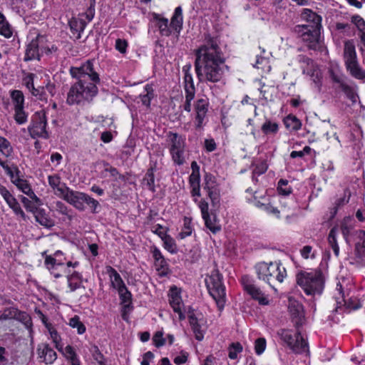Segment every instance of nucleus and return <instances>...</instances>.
<instances>
[{"label": "nucleus", "mask_w": 365, "mask_h": 365, "mask_svg": "<svg viewBox=\"0 0 365 365\" xmlns=\"http://www.w3.org/2000/svg\"><path fill=\"white\" fill-rule=\"evenodd\" d=\"M195 69L200 82L220 81L227 66L217 37L205 36V43L195 51Z\"/></svg>", "instance_id": "1"}, {"label": "nucleus", "mask_w": 365, "mask_h": 365, "mask_svg": "<svg viewBox=\"0 0 365 365\" xmlns=\"http://www.w3.org/2000/svg\"><path fill=\"white\" fill-rule=\"evenodd\" d=\"M69 71L76 82L68 92L66 103L68 105H80L91 102L98 94L96 83L100 82L99 75L94 71L93 63L87 61L80 67H71Z\"/></svg>", "instance_id": "2"}, {"label": "nucleus", "mask_w": 365, "mask_h": 365, "mask_svg": "<svg viewBox=\"0 0 365 365\" xmlns=\"http://www.w3.org/2000/svg\"><path fill=\"white\" fill-rule=\"evenodd\" d=\"M297 284L307 295H321L325 284V277L320 269L310 272H300L296 277Z\"/></svg>", "instance_id": "3"}, {"label": "nucleus", "mask_w": 365, "mask_h": 365, "mask_svg": "<svg viewBox=\"0 0 365 365\" xmlns=\"http://www.w3.org/2000/svg\"><path fill=\"white\" fill-rule=\"evenodd\" d=\"M255 269L257 275V278L273 287L275 282H282L284 278L287 276L286 269L281 267L279 262L267 263L260 262L256 264Z\"/></svg>", "instance_id": "4"}, {"label": "nucleus", "mask_w": 365, "mask_h": 365, "mask_svg": "<svg viewBox=\"0 0 365 365\" xmlns=\"http://www.w3.org/2000/svg\"><path fill=\"white\" fill-rule=\"evenodd\" d=\"M168 148L175 165H182L188 156L185 138L177 133L168 132L166 135Z\"/></svg>", "instance_id": "5"}, {"label": "nucleus", "mask_w": 365, "mask_h": 365, "mask_svg": "<svg viewBox=\"0 0 365 365\" xmlns=\"http://www.w3.org/2000/svg\"><path fill=\"white\" fill-rule=\"evenodd\" d=\"M277 334L280 339L295 354L309 352L308 343L302 337L299 328H296V331L280 329Z\"/></svg>", "instance_id": "6"}, {"label": "nucleus", "mask_w": 365, "mask_h": 365, "mask_svg": "<svg viewBox=\"0 0 365 365\" xmlns=\"http://www.w3.org/2000/svg\"><path fill=\"white\" fill-rule=\"evenodd\" d=\"M209 294L216 302L219 309L224 307L225 302V287L222 283V275L217 269H213L205 278Z\"/></svg>", "instance_id": "7"}, {"label": "nucleus", "mask_w": 365, "mask_h": 365, "mask_svg": "<svg viewBox=\"0 0 365 365\" xmlns=\"http://www.w3.org/2000/svg\"><path fill=\"white\" fill-rule=\"evenodd\" d=\"M61 198L81 211L85 210V204H86L91 207L92 212L96 213L97 212L96 208L99 205V202L87 194L74 191L70 188H68V192Z\"/></svg>", "instance_id": "8"}, {"label": "nucleus", "mask_w": 365, "mask_h": 365, "mask_svg": "<svg viewBox=\"0 0 365 365\" xmlns=\"http://www.w3.org/2000/svg\"><path fill=\"white\" fill-rule=\"evenodd\" d=\"M320 29L309 26L297 25L294 28V31L309 49L316 51L319 48Z\"/></svg>", "instance_id": "9"}, {"label": "nucleus", "mask_w": 365, "mask_h": 365, "mask_svg": "<svg viewBox=\"0 0 365 365\" xmlns=\"http://www.w3.org/2000/svg\"><path fill=\"white\" fill-rule=\"evenodd\" d=\"M329 74L331 81L339 85V88L344 93L353 104L356 103L359 96L349 85L346 83L345 75L338 68H331Z\"/></svg>", "instance_id": "10"}, {"label": "nucleus", "mask_w": 365, "mask_h": 365, "mask_svg": "<svg viewBox=\"0 0 365 365\" xmlns=\"http://www.w3.org/2000/svg\"><path fill=\"white\" fill-rule=\"evenodd\" d=\"M46 117L43 111L36 112L31 117V123L28 130L31 138L36 137L48 138V133L46 131Z\"/></svg>", "instance_id": "11"}, {"label": "nucleus", "mask_w": 365, "mask_h": 365, "mask_svg": "<svg viewBox=\"0 0 365 365\" xmlns=\"http://www.w3.org/2000/svg\"><path fill=\"white\" fill-rule=\"evenodd\" d=\"M205 185L203 187L207 192V195L210 197L212 205L215 208H217L220 206V190L218 189L215 179L212 175L206 173L204 178Z\"/></svg>", "instance_id": "12"}, {"label": "nucleus", "mask_w": 365, "mask_h": 365, "mask_svg": "<svg viewBox=\"0 0 365 365\" xmlns=\"http://www.w3.org/2000/svg\"><path fill=\"white\" fill-rule=\"evenodd\" d=\"M242 283L245 290L252 296V297L259 302L262 305H267L269 300L264 296V294L259 288L253 284V282L247 277L243 276L242 277Z\"/></svg>", "instance_id": "13"}, {"label": "nucleus", "mask_w": 365, "mask_h": 365, "mask_svg": "<svg viewBox=\"0 0 365 365\" xmlns=\"http://www.w3.org/2000/svg\"><path fill=\"white\" fill-rule=\"evenodd\" d=\"M289 310L295 328H300L305 322L303 306L296 300L289 299Z\"/></svg>", "instance_id": "14"}, {"label": "nucleus", "mask_w": 365, "mask_h": 365, "mask_svg": "<svg viewBox=\"0 0 365 365\" xmlns=\"http://www.w3.org/2000/svg\"><path fill=\"white\" fill-rule=\"evenodd\" d=\"M46 252H42V255L44 256L45 258V266L55 278L61 277V274L56 271L64 264L61 259L62 252H54L53 255H46Z\"/></svg>", "instance_id": "15"}, {"label": "nucleus", "mask_w": 365, "mask_h": 365, "mask_svg": "<svg viewBox=\"0 0 365 365\" xmlns=\"http://www.w3.org/2000/svg\"><path fill=\"white\" fill-rule=\"evenodd\" d=\"M336 291L338 292L339 297L335 295L336 307L335 309V312H338L339 309H341L342 306H346V308L356 310L361 307V304L355 300L350 299L349 302H346L344 299V296L343 293V287L340 282L336 284Z\"/></svg>", "instance_id": "16"}, {"label": "nucleus", "mask_w": 365, "mask_h": 365, "mask_svg": "<svg viewBox=\"0 0 365 365\" xmlns=\"http://www.w3.org/2000/svg\"><path fill=\"white\" fill-rule=\"evenodd\" d=\"M37 354L40 359V361L43 362L46 364H53L57 358L56 351L47 344H41L38 345Z\"/></svg>", "instance_id": "17"}, {"label": "nucleus", "mask_w": 365, "mask_h": 365, "mask_svg": "<svg viewBox=\"0 0 365 365\" xmlns=\"http://www.w3.org/2000/svg\"><path fill=\"white\" fill-rule=\"evenodd\" d=\"M208 103L205 99H199L197 101L195 110L196 112L195 116V126L196 128L200 129L203 125L204 120L206 117L207 112Z\"/></svg>", "instance_id": "18"}, {"label": "nucleus", "mask_w": 365, "mask_h": 365, "mask_svg": "<svg viewBox=\"0 0 365 365\" xmlns=\"http://www.w3.org/2000/svg\"><path fill=\"white\" fill-rule=\"evenodd\" d=\"M40 56L39 36H38L27 45L24 60L25 61L40 60Z\"/></svg>", "instance_id": "19"}, {"label": "nucleus", "mask_w": 365, "mask_h": 365, "mask_svg": "<svg viewBox=\"0 0 365 365\" xmlns=\"http://www.w3.org/2000/svg\"><path fill=\"white\" fill-rule=\"evenodd\" d=\"M48 180L49 185L53 190L54 194L58 197H62L68 192L69 187L65 183L61 182V178L58 175H49Z\"/></svg>", "instance_id": "20"}, {"label": "nucleus", "mask_w": 365, "mask_h": 365, "mask_svg": "<svg viewBox=\"0 0 365 365\" xmlns=\"http://www.w3.org/2000/svg\"><path fill=\"white\" fill-rule=\"evenodd\" d=\"M302 19L307 21V24H303L304 26H309L315 28H321L322 17L308 9H304L301 14Z\"/></svg>", "instance_id": "21"}, {"label": "nucleus", "mask_w": 365, "mask_h": 365, "mask_svg": "<svg viewBox=\"0 0 365 365\" xmlns=\"http://www.w3.org/2000/svg\"><path fill=\"white\" fill-rule=\"evenodd\" d=\"M343 57L345 66L358 61L355 45L353 41H345Z\"/></svg>", "instance_id": "22"}, {"label": "nucleus", "mask_w": 365, "mask_h": 365, "mask_svg": "<svg viewBox=\"0 0 365 365\" xmlns=\"http://www.w3.org/2000/svg\"><path fill=\"white\" fill-rule=\"evenodd\" d=\"M187 317L192 329L195 334V339L198 341H202L204 338V331L201 329L197 318L195 315L193 310H191L190 308H189Z\"/></svg>", "instance_id": "23"}, {"label": "nucleus", "mask_w": 365, "mask_h": 365, "mask_svg": "<svg viewBox=\"0 0 365 365\" xmlns=\"http://www.w3.org/2000/svg\"><path fill=\"white\" fill-rule=\"evenodd\" d=\"M345 66L346 71L353 78L365 82V71L360 66L358 61Z\"/></svg>", "instance_id": "24"}, {"label": "nucleus", "mask_w": 365, "mask_h": 365, "mask_svg": "<svg viewBox=\"0 0 365 365\" xmlns=\"http://www.w3.org/2000/svg\"><path fill=\"white\" fill-rule=\"evenodd\" d=\"M68 24L73 34H76V38H80L81 34L84 31L87 23L82 19L72 18Z\"/></svg>", "instance_id": "25"}, {"label": "nucleus", "mask_w": 365, "mask_h": 365, "mask_svg": "<svg viewBox=\"0 0 365 365\" xmlns=\"http://www.w3.org/2000/svg\"><path fill=\"white\" fill-rule=\"evenodd\" d=\"M169 302L174 312L180 311V308L183 305L180 292L175 287L170 289Z\"/></svg>", "instance_id": "26"}, {"label": "nucleus", "mask_w": 365, "mask_h": 365, "mask_svg": "<svg viewBox=\"0 0 365 365\" xmlns=\"http://www.w3.org/2000/svg\"><path fill=\"white\" fill-rule=\"evenodd\" d=\"M106 270L107 273L109 274L111 284L114 288L118 290L120 288L125 286L120 275L117 272V271L114 268H113L110 266H108L106 267Z\"/></svg>", "instance_id": "27"}, {"label": "nucleus", "mask_w": 365, "mask_h": 365, "mask_svg": "<svg viewBox=\"0 0 365 365\" xmlns=\"http://www.w3.org/2000/svg\"><path fill=\"white\" fill-rule=\"evenodd\" d=\"M154 19L157 21V26L162 36H169L171 34V30L168 26V20L165 18L160 17V15L155 14Z\"/></svg>", "instance_id": "28"}, {"label": "nucleus", "mask_w": 365, "mask_h": 365, "mask_svg": "<svg viewBox=\"0 0 365 365\" xmlns=\"http://www.w3.org/2000/svg\"><path fill=\"white\" fill-rule=\"evenodd\" d=\"M36 220L46 227H51L53 225L52 220L48 217L43 209L36 208L34 211Z\"/></svg>", "instance_id": "29"}, {"label": "nucleus", "mask_w": 365, "mask_h": 365, "mask_svg": "<svg viewBox=\"0 0 365 365\" xmlns=\"http://www.w3.org/2000/svg\"><path fill=\"white\" fill-rule=\"evenodd\" d=\"M182 25V11L180 6L175 9L174 14L171 19L170 26L176 31L179 32Z\"/></svg>", "instance_id": "30"}, {"label": "nucleus", "mask_w": 365, "mask_h": 365, "mask_svg": "<svg viewBox=\"0 0 365 365\" xmlns=\"http://www.w3.org/2000/svg\"><path fill=\"white\" fill-rule=\"evenodd\" d=\"M202 218L205 220L206 227L212 233L215 234L221 230V226L217 220L216 215L212 213L207 217L205 216Z\"/></svg>", "instance_id": "31"}, {"label": "nucleus", "mask_w": 365, "mask_h": 365, "mask_svg": "<svg viewBox=\"0 0 365 365\" xmlns=\"http://www.w3.org/2000/svg\"><path fill=\"white\" fill-rule=\"evenodd\" d=\"M54 87L51 85H48L46 88L44 87H38V88H33L31 91L33 96H36L38 100L41 101H47V93L46 91L49 92L51 95H53V90Z\"/></svg>", "instance_id": "32"}, {"label": "nucleus", "mask_w": 365, "mask_h": 365, "mask_svg": "<svg viewBox=\"0 0 365 365\" xmlns=\"http://www.w3.org/2000/svg\"><path fill=\"white\" fill-rule=\"evenodd\" d=\"M192 173L189 177V182L190 185H200V167L196 161L191 163Z\"/></svg>", "instance_id": "33"}, {"label": "nucleus", "mask_w": 365, "mask_h": 365, "mask_svg": "<svg viewBox=\"0 0 365 365\" xmlns=\"http://www.w3.org/2000/svg\"><path fill=\"white\" fill-rule=\"evenodd\" d=\"M153 257L155 259V266L158 271L161 270L163 274H165L168 269V263L165 258L163 257L161 252H153Z\"/></svg>", "instance_id": "34"}, {"label": "nucleus", "mask_w": 365, "mask_h": 365, "mask_svg": "<svg viewBox=\"0 0 365 365\" xmlns=\"http://www.w3.org/2000/svg\"><path fill=\"white\" fill-rule=\"evenodd\" d=\"M155 168L151 167L148 170L143 178V182L146 185L148 190L153 192H155V175H154Z\"/></svg>", "instance_id": "35"}, {"label": "nucleus", "mask_w": 365, "mask_h": 365, "mask_svg": "<svg viewBox=\"0 0 365 365\" xmlns=\"http://www.w3.org/2000/svg\"><path fill=\"white\" fill-rule=\"evenodd\" d=\"M284 125L287 128L292 130H298L301 128V121L294 115H288L284 118Z\"/></svg>", "instance_id": "36"}, {"label": "nucleus", "mask_w": 365, "mask_h": 365, "mask_svg": "<svg viewBox=\"0 0 365 365\" xmlns=\"http://www.w3.org/2000/svg\"><path fill=\"white\" fill-rule=\"evenodd\" d=\"M11 98L14 105V108H24V96L22 91L19 90L11 91Z\"/></svg>", "instance_id": "37"}, {"label": "nucleus", "mask_w": 365, "mask_h": 365, "mask_svg": "<svg viewBox=\"0 0 365 365\" xmlns=\"http://www.w3.org/2000/svg\"><path fill=\"white\" fill-rule=\"evenodd\" d=\"M141 101L143 105L147 107L150 106V101L154 96L153 89L152 86L147 84L145 86L144 93L140 94Z\"/></svg>", "instance_id": "38"}, {"label": "nucleus", "mask_w": 365, "mask_h": 365, "mask_svg": "<svg viewBox=\"0 0 365 365\" xmlns=\"http://www.w3.org/2000/svg\"><path fill=\"white\" fill-rule=\"evenodd\" d=\"M68 324L72 328L76 329L78 334H83L86 331V327L81 322L80 317L78 315H75L73 317L71 318Z\"/></svg>", "instance_id": "39"}, {"label": "nucleus", "mask_w": 365, "mask_h": 365, "mask_svg": "<svg viewBox=\"0 0 365 365\" xmlns=\"http://www.w3.org/2000/svg\"><path fill=\"white\" fill-rule=\"evenodd\" d=\"M118 292L120 296V299H121V302L124 304L128 303V304H125L124 307H129L132 299V294L128 290L125 286L118 289Z\"/></svg>", "instance_id": "40"}, {"label": "nucleus", "mask_w": 365, "mask_h": 365, "mask_svg": "<svg viewBox=\"0 0 365 365\" xmlns=\"http://www.w3.org/2000/svg\"><path fill=\"white\" fill-rule=\"evenodd\" d=\"M0 34L7 38L11 37L13 34L11 27L5 17L0 21Z\"/></svg>", "instance_id": "41"}, {"label": "nucleus", "mask_w": 365, "mask_h": 365, "mask_svg": "<svg viewBox=\"0 0 365 365\" xmlns=\"http://www.w3.org/2000/svg\"><path fill=\"white\" fill-rule=\"evenodd\" d=\"M0 152L6 157L10 156L13 152L11 143L1 136H0Z\"/></svg>", "instance_id": "42"}, {"label": "nucleus", "mask_w": 365, "mask_h": 365, "mask_svg": "<svg viewBox=\"0 0 365 365\" xmlns=\"http://www.w3.org/2000/svg\"><path fill=\"white\" fill-rule=\"evenodd\" d=\"M185 91L187 94H195V88L192 75H184Z\"/></svg>", "instance_id": "43"}, {"label": "nucleus", "mask_w": 365, "mask_h": 365, "mask_svg": "<svg viewBox=\"0 0 365 365\" xmlns=\"http://www.w3.org/2000/svg\"><path fill=\"white\" fill-rule=\"evenodd\" d=\"M278 124L272 123L270 120H267L262 126V130L266 135L270 133L274 134L278 131Z\"/></svg>", "instance_id": "44"}, {"label": "nucleus", "mask_w": 365, "mask_h": 365, "mask_svg": "<svg viewBox=\"0 0 365 365\" xmlns=\"http://www.w3.org/2000/svg\"><path fill=\"white\" fill-rule=\"evenodd\" d=\"M50 334L51 338L55 344L56 348L59 351H63V346L61 344V336L58 334L57 331L53 327H50L47 329Z\"/></svg>", "instance_id": "45"}, {"label": "nucleus", "mask_w": 365, "mask_h": 365, "mask_svg": "<svg viewBox=\"0 0 365 365\" xmlns=\"http://www.w3.org/2000/svg\"><path fill=\"white\" fill-rule=\"evenodd\" d=\"M336 233H337V228L336 227H333L329 234L328 237V241L329 243L333 250V251L336 252L339 251V247L336 242Z\"/></svg>", "instance_id": "46"}, {"label": "nucleus", "mask_w": 365, "mask_h": 365, "mask_svg": "<svg viewBox=\"0 0 365 365\" xmlns=\"http://www.w3.org/2000/svg\"><path fill=\"white\" fill-rule=\"evenodd\" d=\"M353 259V261L350 260V264H363L365 260V252H349V259Z\"/></svg>", "instance_id": "47"}, {"label": "nucleus", "mask_w": 365, "mask_h": 365, "mask_svg": "<svg viewBox=\"0 0 365 365\" xmlns=\"http://www.w3.org/2000/svg\"><path fill=\"white\" fill-rule=\"evenodd\" d=\"M253 165L255 166V168L252 171V173H253L252 178L253 179L255 178V175H260L264 173L268 168V165L265 160H261V161L258 162L257 163L254 164Z\"/></svg>", "instance_id": "48"}, {"label": "nucleus", "mask_w": 365, "mask_h": 365, "mask_svg": "<svg viewBox=\"0 0 365 365\" xmlns=\"http://www.w3.org/2000/svg\"><path fill=\"white\" fill-rule=\"evenodd\" d=\"M288 181L287 180L281 179L278 182L277 190L280 195L287 196L292 192V188L287 187Z\"/></svg>", "instance_id": "49"}, {"label": "nucleus", "mask_w": 365, "mask_h": 365, "mask_svg": "<svg viewBox=\"0 0 365 365\" xmlns=\"http://www.w3.org/2000/svg\"><path fill=\"white\" fill-rule=\"evenodd\" d=\"M0 195L3 197L8 205H11L16 199L6 189V187L0 184Z\"/></svg>", "instance_id": "50"}, {"label": "nucleus", "mask_w": 365, "mask_h": 365, "mask_svg": "<svg viewBox=\"0 0 365 365\" xmlns=\"http://www.w3.org/2000/svg\"><path fill=\"white\" fill-rule=\"evenodd\" d=\"M15 115L14 118L17 123L23 124L27 120V115L24 110V108H14Z\"/></svg>", "instance_id": "51"}, {"label": "nucleus", "mask_w": 365, "mask_h": 365, "mask_svg": "<svg viewBox=\"0 0 365 365\" xmlns=\"http://www.w3.org/2000/svg\"><path fill=\"white\" fill-rule=\"evenodd\" d=\"M242 351V346L239 343H232L230 346L229 357L232 359H235L237 357V354Z\"/></svg>", "instance_id": "52"}, {"label": "nucleus", "mask_w": 365, "mask_h": 365, "mask_svg": "<svg viewBox=\"0 0 365 365\" xmlns=\"http://www.w3.org/2000/svg\"><path fill=\"white\" fill-rule=\"evenodd\" d=\"M253 66L254 67L262 70H265L266 68L269 69L270 68L269 66L268 58L261 56H257L256 62Z\"/></svg>", "instance_id": "53"}, {"label": "nucleus", "mask_w": 365, "mask_h": 365, "mask_svg": "<svg viewBox=\"0 0 365 365\" xmlns=\"http://www.w3.org/2000/svg\"><path fill=\"white\" fill-rule=\"evenodd\" d=\"M95 0H90V6L88 8L87 11L83 13L82 15L86 17L88 22L91 21L95 16Z\"/></svg>", "instance_id": "54"}, {"label": "nucleus", "mask_w": 365, "mask_h": 365, "mask_svg": "<svg viewBox=\"0 0 365 365\" xmlns=\"http://www.w3.org/2000/svg\"><path fill=\"white\" fill-rule=\"evenodd\" d=\"M15 319L21 321L26 327H31L32 324L31 317L26 312L18 311Z\"/></svg>", "instance_id": "55"}, {"label": "nucleus", "mask_w": 365, "mask_h": 365, "mask_svg": "<svg viewBox=\"0 0 365 365\" xmlns=\"http://www.w3.org/2000/svg\"><path fill=\"white\" fill-rule=\"evenodd\" d=\"M75 279H79V274L76 272L68 277V287L71 292L75 291L79 287V283H78L77 282H73V280Z\"/></svg>", "instance_id": "56"}, {"label": "nucleus", "mask_w": 365, "mask_h": 365, "mask_svg": "<svg viewBox=\"0 0 365 365\" xmlns=\"http://www.w3.org/2000/svg\"><path fill=\"white\" fill-rule=\"evenodd\" d=\"M266 348V340L264 338H259L255 341V350L257 354L260 355Z\"/></svg>", "instance_id": "57"}, {"label": "nucleus", "mask_w": 365, "mask_h": 365, "mask_svg": "<svg viewBox=\"0 0 365 365\" xmlns=\"http://www.w3.org/2000/svg\"><path fill=\"white\" fill-rule=\"evenodd\" d=\"M190 219L187 217H185L184 219V228L181 232H180L179 235L182 239L187 236L190 235L192 232V229L190 227Z\"/></svg>", "instance_id": "58"}, {"label": "nucleus", "mask_w": 365, "mask_h": 365, "mask_svg": "<svg viewBox=\"0 0 365 365\" xmlns=\"http://www.w3.org/2000/svg\"><path fill=\"white\" fill-rule=\"evenodd\" d=\"M18 310L14 308L6 309L3 314L0 315V321H4L9 319L15 318Z\"/></svg>", "instance_id": "59"}, {"label": "nucleus", "mask_w": 365, "mask_h": 365, "mask_svg": "<svg viewBox=\"0 0 365 365\" xmlns=\"http://www.w3.org/2000/svg\"><path fill=\"white\" fill-rule=\"evenodd\" d=\"M153 341L156 347L163 346L165 344L162 331H157L153 337Z\"/></svg>", "instance_id": "60"}, {"label": "nucleus", "mask_w": 365, "mask_h": 365, "mask_svg": "<svg viewBox=\"0 0 365 365\" xmlns=\"http://www.w3.org/2000/svg\"><path fill=\"white\" fill-rule=\"evenodd\" d=\"M256 206L262 208L263 210H266L267 212L272 214H279V211L277 210V208L274 207L270 204H264L259 201H257L256 202Z\"/></svg>", "instance_id": "61"}, {"label": "nucleus", "mask_w": 365, "mask_h": 365, "mask_svg": "<svg viewBox=\"0 0 365 365\" xmlns=\"http://www.w3.org/2000/svg\"><path fill=\"white\" fill-rule=\"evenodd\" d=\"M16 187L19 190H20L21 192H23L24 194H26L30 189H31V187L30 184L26 180L22 179L21 180H16Z\"/></svg>", "instance_id": "62"}, {"label": "nucleus", "mask_w": 365, "mask_h": 365, "mask_svg": "<svg viewBox=\"0 0 365 365\" xmlns=\"http://www.w3.org/2000/svg\"><path fill=\"white\" fill-rule=\"evenodd\" d=\"M9 206L11 209H12L16 215H20L24 220L26 219V215L16 200L11 205Z\"/></svg>", "instance_id": "63"}, {"label": "nucleus", "mask_w": 365, "mask_h": 365, "mask_svg": "<svg viewBox=\"0 0 365 365\" xmlns=\"http://www.w3.org/2000/svg\"><path fill=\"white\" fill-rule=\"evenodd\" d=\"M35 76L34 73H29L23 79L24 84L30 91L34 88V80Z\"/></svg>", "instance_id": "64"}]
</instances>
